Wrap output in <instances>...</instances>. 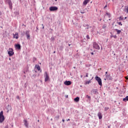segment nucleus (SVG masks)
Wrapping results in <instances>:
<instances>
[{
    "instance_id": "nucleus-42",
    "label": "nucleus",
    "mask_w": 128,
    "mask_h": 128,
    "mask_svg": "<svg viewBox=\"0 0 128 128\" xmlns=\"http://www.w3.org/2000/svg\"><path fill=\"white\" fill-rule=\"evenodd\" d=\"M106 74H108V72H106Z\"/></svg>"
},
{
    "instance_id": "nucleus-28",
    "label": "nucleus",
    "mask_w": 128,
    "mask_h": 128,
    "mask_svg": "<svg viewBox=\"0 0 128 128\" xmlns=\"http://www.w3.org/2000/svg\"><path fill=\"white\" fill-rule=\"evenodd\" d=\"M106 78H109L110 80V78H108V76L106 75Z\"/></svg>"
},
{
    "instance_id": "nucleus-16",
    "label": "nucleus",
    "mask_w": 128,
    "mask_h": 128,
    "mask_svg": "<svg viewBox=\"0 0 128 128\" xmlns=\"http://www.w3.org/2000/svg\"><path fill=\"white\" fill-rule=\"evenodd\" d=\"M74 101L76 102H80V98L76 97L74 99Z\"/></svg>"
},
{
    "instance_id": "nucleus-23",
    "label": "nucleus",
    "mask_w": 128,
    "mask_h": 128,
    "mask_svg": "<svg viewBox=\"0 0 128 128\" xmlns=\"http://www.w3.org/2000/svg\"><path fill=\"white\" fill-rule=\"evenodd\" d=\"M86 98H87L88 100H90V96H89L88 95H86Z\"/></svg>"
},
{
    "instance_id": "nucleus-24",
    "label": "nucleus",
    "mask_w": 128,
    "mask_h": 128,
    "mask_svg": "<svg viewBox=\"0 0 128 128\" xmlns=\"http://www.w3.org/2000/svg\"><path fill=\"white\" fill-rule=\"evenodd\" d=\"M119 20H122V17L120 16V18H119Z\"/></svg>"
},
{
    "instance_id": "nucleus-39",
    "label": "nucleus",
    "mask_w": 128,
    "mask_h": 128,
    "mask_svg": "<svg viewBox=\"0 0 128 128\" xmlns=\"http://www.w3.org/2000/svg\"><path fill=\"white\" fill-rule=\"evenodd\" d=\"M66 98H68V96H66Z\"/></svg>"
},
{
    "instance_id": "nucleus-12",
    "label": "nucleus",
    "mask_w": 128,
    "mask_h": 128,
    "mask_svg": "<svg viewBox=\"0 0 128 128\" xmlns=\"http://www.w3.org/2000/svg\"><path fill=\"white\" fill-rule=\"evenodd\" d=\"M90 0H85L84 2H83V4L84 6H86V4H88V2H90Z\"/></svg>"
},
{
    "instance_id": "nucleus-26",
    "label": "nucleus",
    "mask_w": 128,
    "mask_h": 128,
    "mask_svg": "<svg viewBox=\"0 0 128 128\" xmlns=\"http://www.w3.org/2000/svg\"><path fill=\"white\" fill-rule=\"evenodd\" d=\"M86 38H87L88 40H90V36H88V35H87V36H86Z\"/></svg>"
},
{
    "instance_id": "nucleus-18",
    "label": "nucleus",
    "mask_w": 128,
    "mask_h": 128,
    "mask_svg": "<svg viewBox=\"0 0 128 128\" xmlns=\"http://www.w3.org/2000/svg\"><path fill=\"white\" fill-rule=\"evenodd\" d=\"M116 30L118 34H120L122 32V30L116 29Z\"/></svg>"
},
{
    "instance_id": "nucleus-15",
    "label": "nucleus",
    "mask_w": 128,
    "mask_h": 128,
    "mask_svg": "<svg viewBox=\"0 0 128 128\" xmlns=\"http://www.w3.org/2000/svg\"><path fill=\"white\" fill-rule=\"evenodd\" d=\"M15 47L16 48H18V50H20V44H16Z\"/></svg>"
},
{
    "instance_id": "nucleus-1",
    "label": "nucleus",
    "mask_w": 128,
    "mask_h": 128,
    "mask_svg": "<svg viewBox=\"0 0 128 128\" xmlns=\"http://www.w3.org/2000/svg\"><path fill=\"white\" fill-rule=\"evenodd\" d=\"M4 111L0 112V124L4 122Z\"/></svg>"
},
{
    "instance_id": "nucleus-27",
    "label": "nucleus",
    "mask_w": 128,
    "mask_h": 128,
    "mask_svg": "<svg viewBox=\"0 0 128 128\" xmlns=\"http://www.w3.org/2000/svg\"><path fill=\"white\" fill-rule=\"evenodd\" d=\"M16 98H18V100H20V96H16Z\"/></svg>"
},
{
    "instance_id": "nucleus-9",
    "label": "nucleus",
    "mask_w": 128,
    "mask_h": 128,
    "mask_svg": "<svg viewBox=\"0 0 128 128\" xmlns=\"http://www.w3.org/2000/svg\"><path fill=\"white\" fill-rule=\"evenodd\" d=\"M13 38L18 40V33L16 32L15 34H13Z\"/></svg>"
},
{
    "instance_id": "nucleus-36",
    "label": "nucleus",
    "mask_w": 128,
    "mask_h": 128,
    "mask_svg": "<svg viewBox=\"0 0 128 128\" xmlns=\"http://www.w3.org/2000/svg\"><path fill=\"white\" fill-rule=\"evenodd\" d=\"M70 120L68 119L67 122H68V120Z\"/></svg>"
},
{
    "instance_id": "nucleus-20",
    "label": "nucleus",
    "mask_w": 128,
    "mask_h": 128,
    "mask_svg": "<svg viewBox=\"0 0 128 128\" xmlns=\"http://www.w3.org/2000/svg\"><path fill=\"white\" fill-rule=\"evenodd\" d=\"M91 82V81L90 80H89L88 81H86V82H85V84H90Z\"/></svg>"
},
{
    "instance_id": "nucleus-33",
    "label": "nucleus",
    "mask_w": 128,
    "mask_h": 128,
    "mask_svg": "<svg viewBox=\"0 0 128 128\" xmlns=\"http://www.w3.org/2000/svg\"><path fill=\"white\" fill-rule=\"evenodd\" d=\"M62 121L63 122H64V120L62 119Z\"/></svg>"
},
{
    "instance_id": "nucleus-22",
    "label": "nucleus",
    "mask_w": 128,
    "mask_h": 128,
    "mask_svg": "<svg viewBox=\"0 0 128 128\" xmlns=\"http://www.w3.org/2000/svg\"><path fill=\"white\" fill-rule=\"evenodd\" d=\"M108 107H106L105 108H104V110H105V112H106V110H108Z\"/></svg>"
},
{
    "instance_id": "nucleus-32",
    "label": "nucleus",
    "mask_w": 128,
    "mask_h": 128,
    "mask_svg": "<svg viewBox=\"0 0 128 128\" xmlns=\"http://www.w3.org/2000/svg\"><path fill=\"white\" fill-rule=\"evenodd\" d=\"M88 74H86V77L88 78Z\"/></svg>"
},
{
    "instance_id": "nucleus-34",
    "label": "nucleus",
    "mask_w": 128,
    "mask_h": 128,
    "mask_svg": "<svg viewBox=\"0 0 128 128\" xmlns=\"http://www.w3.org/2000/svg\"><path fill=\"white\" fill-rule=\"evenodd\" d=\"M44 26H42V29L44 30Z\"/></svg>"
},
{
    "instance_id": "nucleus-35",
    "label": "nucleus",
    "mask_w": 128,
    "mask_h": 128,
    "mask_svg": "<svg viewBox=\"0 0 128 128\" xmlns=\"http://www.w3.org/2000/svg\"><path fill=\"white\" fill-rule=\"evenodd\" d=\"M106 5L104 7V8H106Z\"/></svg>"
},
{
    "instance_id": "nucleus-49",
    "label": "nucleus",
    "mask_w": 128,
    "mask_h": 128,
    "mask_svg": "<svg viewBox=\"0 0 128 128\" xmlns=\"http://www.w3.org/2000/svg\"><path fill=\"white\" fill-rule=\"evenodd\" d=\"M125 18H126V17Z\"/></svg>"
},
{
    "instance_id": "nucleus-45",
    "label": "nucleus",
    "mask_w": 128,
    "mask_h": 128,
    "mask_svg": "<svg viewBox=\"0 0 128 128\" xmlns=\"http://www.w3.org/2000/svg\"><path fill=\"white\" fill-rule=\"evenodd\" d=\"M81 78H82V76H81Z\"/></svg>"
},
{
    "instance_id": "nucleus-41",
    "label": "nucleus",
    "mask_w": 128,
    "mask_h": 128,
    "mask_svg": "<svg viewBox=\"0 0 128 128\" xmlns=\"http://www.w3.org/2000/svg\"><path fill=\"white\" fill-rule=\"evenodd\" d=\"M126 80H128V77H126Z\"/></svg>"
},
{
    "instance_id": "nucleus-19",
    "label": "nucleus",
    "mask_w": 128,
    "mask_h": 128,
    "mask_svg": "<svg viewBox=\"0 0 128 128\" xmlns=\"http://www.w3.org/2000/svg\"><path fill=\"white\" fill-rule=\"evenodd\" d=\"M92 92H93L94 94H98V90H96V89H94V90H92Z\"/></svg>"
},
{
    "instance_id": "nucleus-30",
    "label": "nucleus",
    "mask_w": 128,
    "mask_h": 128,
    "mask_svg": "<svg viewBox=\"0 0 128 128\" xmlns=\"http://www.w3.org/2000/svg\"><path fill=\"white\" fill-rule=\"evenodd\" d=\"M114 38H116V36H114Z\"/></svg>"
},
{
    "instance_id": "nucleus-10",
    "label": "nucleus",
    "mask_w": 128,
    "mask_h": 128,
    "mask_svg": "<svg viewBox=\"0 0 128 128\" xmlns=\"http://www.w3.org/2000/svg\"><path fill=\"white\" fill-rule=\"evenodd\" d=\"M26 36L27 38V39L28 40H30V36L28 34V31L26 32Z\"/></svg>"
},
{
    "instance_id": "nucleus-44",
    "label": "nucleus",
    "mask_w": 128,
    "mask_h": 128,
    "mask_svg": "<svg viewBox=\"0 0 128 128\" xmlns=\"http://www.w3.org/2000/svg\"><path fill=\"white\" fill-rule=\"evenodd\" d=\"M10 60V58H9Z\"/></svg>"
},
{
    "instance_id": "nucleus-40",
    "label": "nucleus",
    "mask_w": 128,
    "mask_h": 128,
    "mask_svg": "<svg viewBox=\"0 0 128 128\" xmlns=\"http://www.w3.org/2000/svg\"><path fill=\"white\" fill-rule=\"evenodd\" d=\"M91 54H94V52H92Z\"/></svg>"
},
{
    "instance_id": "nucleus-7",
    "label": "nucleus",
    "mask_w": 128,
    "mask_h": 128,
    "mask_svg": "<svg viewBox=\"0 0 128 128\" xmlns=\"http://www.w3.org/2000/svg\"><path fill=\"white\" fill-rule=\"evenodd\" d=\"M7 2H8L10 8L12 10V0H6Z\"/></svg>"
},
{
    "instance_id": "nucleus-25",
    "label": "nucleus",
    "mask_w": 128,
    "mask_h": 128,
    "mask_svg": "<svg viewBox=\"0 0 128 128\" xmlns=\"http://www.w3.org/2000/svg\"><path fill=\"white\" fill-rule=\"evenodd\" d=\"M118 24H119L120 26H122V22H118Z\"/></svg>"
},
{
    "instance_id": "nucleus-6",
    "label": "nucleus",
    "mask_w": 128,
    "mask_h": 128,
    "mask_svg": "<svg viewBox=\"0 0 128 128\" xmlns=\"http://www.w3.org/2000/svg\"><path fill=\"white\" fill-rule=\"evenodd\" d=\"M93 48H96V50H100V46L96 42H94L93 44Z\"/></svg>"
},
{
    "instance_id": "nucleus-17",
    "label": "nucleus",
    "mask_w": 128,
    "mask_h": 128,
    "mask_svg": "<svg viewBox=\"0 0 128 128\" xmlns=\"http://www.w3.org/2000/svg\"><path fill=\"white\" fill-rule=\"evenodd\" d=\"M128 96L123 98V102H128Z\"/></svg>"
},
{
    "instance_id": "nucleus-31",
    "label": "nucleus",
    "mask_w": 128,
    "mask_h": 128,
    "mask_svg": "<svg viewBox=\"0 0 128 128\" xmlns=\"http://www.w3.org/2000/svg\"><path fill=\"white\" fill-rule=\"evenodd\" d=\"M4 128H8V126H5Z\"/></svg>"
},
{
    "instance_id": "nucleus-29",
    "label": "nucleus",
    "mask_w": 128,
    "mask_h": 128,
    "mask_svg": "<svg viewBox=\"0 0 128 128\" xmlns=\"http://www.w3.org/2000/svg\"><path fill=\"white\" fill-rule=\"evenodd\" d=\"M127 14H128V6L126 8Z\"/></svg>"
},
{
    "instance_id": "nucleus-8",
    "label": "nucleus",
    "mask_w": 128,
    "mask_h": 128,
    "mask_svg": "<svg viewBox=\"0 0 128 128\" xmlns=\"http://www.w3.org/2000/svg\"><path fill=\"white\" fill-rule=\"evenodd\" d=\"M64 84H65V86H70V84H72V82L66 80L64 82Z\"/></svg>"
},
{
    "instance_id": "nucleus-46",
    "label": "nucleus",
    "mask_w": 128,
    "mask_h": 128,
    "mask_svg": "<svg viewBox=\"0 0 128 128\" xmlns=\"http://www.w3.org/2000/svg\"><path fill=\"white\" fill-rule=\"evenodd\" d=\"M56 52H54V54Z\"/></svg>"
},
{
    "instance_id": "nucleus-13",
    "label": "nucleus",
    "mask_w": 128,
    "mask_h": 128,
    "mask_svg": "<svg viewBox=\"0 0 128 128\" xmlns=\"http://www.w3.org/2000/svg\"><path fill=\"white\" fill-rule=\"evenodd\" d=\"M24 124L26 128H28V121L26 120H24Z\"/></svg>"
},
{
    "instance_id": "nucleus-21",
    "label": "nucleus",
    "mask_w": 128,
    "mask_h": 128,
    "mask_svg": "<svg viewBox=\"0 0 128 128\" xmlns=\"http://www.w3.org/2000/svg\"><path fill=\"white\" fill-rule=\"evenodd\" d=\"M106 16H108V17L110 18V14L108 12L106 13Z\"/></svg>"
},
{
    "instance_id": "nucleus-47",
    "label": "nucleus",
    "mask_w": 128,
    "mask_h": 128,
    "mask_svg": "<svg viewBox=\"0 0 128 128\" xmlns=\"http://www.w3.org/2000/svg\"><path fill=\"white\" fill-rule=\"evenodd\" d=\"M38 122H40V120H38Z\"/></svg>"
},
{
    "instance_id": "nucleus-50",
    "label": "nucleus",
    "mask_w": 128,
    "mask_h": 128,
    "mask_svg": "<svg viewBox=\"0 0 128 128\" xmlns=\"http://www.w3.org/2000/svg\"><path fill=\"white\" fill-rule=\"evenodd\" d=\"M109 20H110V19Z\"/></svg>"
},
{
    "instance_id": "nucleus-4",
    "label": "nucleus",
    "mask_w": 128,
    "mask_h": 128,
    "mask_svg": "<svg viewBox=\"0 0 128 128\" xmlns=\"http://www.w3.org/2000/svg\"><path fill=\"white\" fill-rule=\"evenodd\" d=\"M44 77L45 82H48V80H50V76H48V74L46 72H44Z\"/></svg>"
},
{
    "instance_id": "nucleus-3",
    "label": "nucleus",
    "mask_w": 128,
    "mask_h": 128,
    "mask_svg": "<svg viewBox=\"0 0 128 128\" xmlns=\"http://www.w3.org/2000/svg\"><path fill=\"white\" fill-rule=\"evenodd\" d=\"M14 54L13 48H10L8 50V54H9L10 56H12Z\"/></svg>"
},
{
    "instance_id": "nucleus-38",
    "label": "nucleus",
    "mask_w": 128,
    "mask_h": 128,
    "mask_svg": "<svg viewBox=\"0 0 128 128\" xmlns=\"http://www.w3.org/2000/svg\"><path fill=\"white\" fill-rule=\"evenodd\" d=\"M0 16H2V12H0Z\"/></svg>"
},
{
    "instance_id": "nucleus-37",
    "label": "nucleus",
    "mask_w": 128,
    "mask_h": 128,
    "mask_svg": "<svg viewBox=\"0 0 128 128\" xmlns=\"http://www.w3.org/2000/svg\"><path fill=\"white\" fill-rule=\"evenodd\" d=\"M81 14H84V12H81Z\"/></svg>"
},
{
    "instance_id": "nucleus-14",
    "label": "nucleus",
    "mask_w": 128,
    "mask_h": 128,
    "mask_svg": "<svg viewBox=\"0 0 128 128\" xmlns=\"http://www.w3.org/2000/svg\"><path fill=\"white\" fill-rule=\"evenodd\" d=\"M35 68L38 69V70H40V72H42V70H40V66L36 64L35 66Z\"/></svg>"
},
{
    "instance_id": "nucleus-43",
    "label": "nucleus",
    "mask_w": 128,
    "mask_h": 128,
    "mask_svg": "<svg viewBox=\"0 0 128 128\" xmlns=\"http://www.w3.org/2000/svg\"><path fill=\"white\" fill-rule=\"evenodd\" d=\"M42 26H44V24H42Z\"/></svg>"
},
{
    "instance_id": "nucleus-5",
    "label": "nucleus",
    "mask_w": 128,
    "mask_h": 128,
    "mask_svg": "<svg viewBox=\"0 0 128 128\" xmlns=\"http://www.w3.org/2000/svg\"><path fill=\"white\" fill-rule=\"evenodd\" d=\"M58 7L56 6H50V8H49V10H50V12H56V10H58Z\"/></svg>"
},
{
    "instance_id": "nucleus-48",
    "label": "nucleus",
    "mask_w": 128,
    "mask_h": 128,
    "mask_svg": "<svg viewBox=\"0 0 128 128\" xmlns=\"http://www.w3.org/2000/svg\"><path fill=\"white\" fill-rule=\"evenodd\" d=\"M56 2V0H55Z\"/></svg>"
},
{
    "instance_id": "nucleus-11",
    "label": "nucleus",
    "mask_w": 128,
    "mask_h": 128,
    "mask_svg": "<svg viewBox=\"0 0 128 128\" xmlns=\"http://www.w3.org/2000/svg\"><path fill=\"white\" fill-rule=\"evenodd\" d=\"M98 116L99 120H102V112H98Z\"/></svg>"
},
{
    "instance_id": "nucleus-2",
    "label": "nucleus",
    "mask_w": 128,
    "mask_h": 128,
    "mask_svg": "<svg viewBox=\"0 0 128 128\" xmlns=\"http://www.w3.org/2000/svg\"><path fill=\"white\" fill-rule=\"evenodd\" d=\"M95 79L96 80H97L98 82V83L99 86H102V79L96 76L95 77Z\"/></svg>"
}]
</instances>
